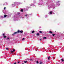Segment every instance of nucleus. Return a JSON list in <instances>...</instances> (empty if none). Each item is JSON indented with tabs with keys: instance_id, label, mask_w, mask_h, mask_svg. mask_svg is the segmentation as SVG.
I'll use <instances>...</instances> for the list:
<instances>
[{
	"instance_id": "nucleus-1",
	"label": "nucleus",
	"mask_w": 64,
	"mask_h": 64,
	"mask_svg": "<svg viewBox=\"0 0 64 64\" xmlns=\"http://www.w3.org/2000/svg\"><path fill=\"white\" fill-rule=\"evenodd\" d=\"M23 33V30H21L20 31L19 30H18V31L16 32H14V34H12V35H15V34H17V33Z\"/></svg>"
},
{
	"instance_id": "nucleus-2",
	"label": "nucleus",
	"mask_w": 64,
	"mask_h": 64,
	"mask_svg": "<svg viewBox=\"0 0 64 64\" xmlns=\"http://www.w3.org/2000/svg\"><path fill=\"white\" fill-rule=\"evenodd\" d=\"M7 15H6V14H4V18H6V17H7Z\"/></svg>"
},
{
	"instance_id": "nucleus-3",
	"label": "nucleus",
	"mask_w": 64,
	"mask_h": 64,
	"mask_svg": "<svg viewBox=\"0 0 64 64\" xmlns=\"http://www.w3.org/2000/svg\"><path fill=\"white\" fill-rule=\"evenodd\" d=\"M49 33H50V34H52V33H53V32H52V31H50L49 32Z\"/></svg>"
},
{
	"instance_id": "nucleus-4",
	"label": "nucleus",
	"mask_w": 64,
	"mask_h": 64,
	"mask_svg": "<svg viewBox=\"0 0 64 64\" xmlns=\"http://www.w3.org/2000/svg\"><path fill=\"white\" fill-rule=\"evenodd\" d=\"M52 12H50V15H52Z\"/></svg>"
},
{
	"instance_id": "nucleus-5",
	"label": "nucleus",
	"mask_w": 64,
	"mask_h": 64,
	"mask_svg": "<svg viewBox=\"0 0 64 64\" xmlns=\"http://www.w3.org/2000/svg\"><path fill=\"white\" fill-rule=\"evenodd\" d=\"M24 62L25 63H26L27 62V61H24Z\"/></svg>"
},
{
	"instance_id": "nucleus-6",
	"label": "nucleus",
	"mask_w": 64,
	"mask_h": 64,
	"mask_svg": "<svg viewBox=\"0 0 64 64\" xmlns=\"http://www.w3.org/2000/svg\"><path fill=\"white\" fill-rule=\"evenodd\" d=\"M4 38H6V36H4Z\"/></svg>"
},
{
	"instance_id": "nucleus-7",
	"label": "nucleus",
	"mask_w": 64,
	"mask_h": 64,
	"mask_svg": "<svg viewBox=\"0 0 64 64\" xmlns=\"http://www.w3.org/2000/svg\"><path fill=\"white\" fill-rule=\"evenodd\" d=\"M20 11H21V12H23V10L21 9L20 10Z\"/></svg>"
},
{
	"instance_id": "nucleus-8",
	"label": "nucleus",
	"mask_w": 64,
	"mask_h": 64,
	"mask_svg": "<svg viewBox=\"0 0 64 64\" xmlns=\"http://www.w3.org/2000/svg\"><path fill=\"white\" fill-rule=\"evenodd\" d=\"M35 33V32L33 30V31H32V33Z\"/></svg>"
},
{
	"instance_id": "nucleus-9",
	"label": "nucleus",
	"mask_w": 64,
	"mask_h": 64,
	"mask_svg": "<svg viewBox=\"0 0 64 64\" xmlns=\"http://www.w3.org/2000/svg\"><path fill=\"white\" fill-rule=\"evenodd\" d=\"M52 35L53 36H55V34H52Z\"/></svg>"
},
{
	"instance_id": "nucleus-10",
	"label": "nucleus",
	"mask_w": 64,
	"mask_h": 64,
	"mask_svg": "<svg viewBox=\"0 0 64 64\" xmlns=\"http://www.w3.org/2000/svg\"><path fill=\"white\" fill-rule=\"evenodd\" d=\"M36 35L37 36H39V35H40V34H39V33H37V34H36Z\"/></svg>"
},
{
	"instance_id": "nucleus-11",
	"label": "nucleus",
	"mask_w": 64,
	"mask_h": 64,
	"mask_svg": "<svg viewBox=\"0 0 64 64\" xmlns=\"http://www.w3.org/2000/svg\"><path fill=\"white\" fill-rule=\"evenodd\" d=\"M50 56H49V57L48 58V60H49V59H50Z\"/></svg>"
},
{
	"instance_id": "nucleus-12",
	"label": "nucleus",
	"mask_w": 64,
	"mask_h": 64,
	"mask_svg": "<svg viewBox=\"0 0 64 64\" xmlns=\"http://www.w3.org/2000/svg\"><path fill=\"white\" fill-rule=\"evenodd\" d=\"M43 39H47V38H46V37L45 36L43 38Z\"/></svg>"
},
{
	"instance_id": "nucleus-13",
	"label": "nucleus",
	"mask_w": 64,
	"mask_h": 64,
	"mask_svg": "<svg viewBox=\"0 0 64 64\" xmlns=\"http://www.w3.org/2000/svg\"><path fill=\"white\" fill-rule=\"evenodd\" d=\"M39 32L40 33H42V32L41 31H40Z\"/></svg>"
},
{
	"instance_id": "nucleus-14",
	"label": "nucleus",
	"mask_w": 64,
	"mask_h": 64,
	"mask_svg": "<svg viewBox=\"0 0 64 64\" xmlns=\"http://www.w3.org/2000/svg\"><path fill=\"white\" fill-rule=\"evenodd\" d=\"M61 61H62V62H63V61H64V59H61Z\"/></svg>"
},
{
	"instance_id": "nucleus-15",
	"label": "nucleus",
	"mask_w": 64,
	"mask_h": 64,
	"mask_svg": "<svg viewBox=\"0 0 64 64\" xmlns=\"http://www.w3.org/2000/svg\"><path fill=\"white\" fill-rule=\"evenodd\" d=\"M36 62L38 64H39V62H38V60L36 61Z\"/></svg>"
},
{
	"instance_id": "nucleus-16",
	"label": "nucleus",
	"mask_w": 64,
	"mask_h": 64,
	"mask_svg": "<svg viewBox=\"0 0 64 64\" xmlns=\"http://www.w3.org/2000/svg\"><path fill=\"white\" fill-rule=\"evenodd\" d=\"M39 63H40V64H42V62H39Z\"/></svg>"
},
{
	"instance_id": "nucleus-17",
	"label": "nucleus",
	"mask_w": 64,
	"mask_h": 64,
	"mask_svg": "<svg viewBox=\"0 0 64 64\" xmlns=\"http://www.w3.org/2000/svg\"><path fill=\"white\" fill-rule=\"evenodd\" d=\"M13 52H15V50H13Z\"/></svg>"
},
{
	"instance_id": "nucleus-18",
	"label": "nucleus",
	"mask_w": 64,
	"mask_h": 64,
	"mask_svg": "<svg viewBox=\"0 0 64 64\" xmlns=\"http://www.w3.org/2000/svg\"><path fill=\"white\" fill-rule=\"evenodd\" d=\"M11 52H12V53H13V52H13V51L11 50Z\"/></svg>"
},
{
	"instance_id": "nucleus-19",
	"label": "nucleus",
	"mask_w": 64,
	"mask_h": 64,
	"mask_svg": "<svg viewBox=\"0 0 64 64\" xmlns=\"http://www.w3.org/2000/svg\"><path fill=\"white\" fill-rule=\"evenodd\" d=\"M5 34H2V36H4V35H5Z\"/></svg>"
},
{
	"instance_id": "nucleus-20",
	"label": "nucleus",
	"mask_w": 64,
	"mask_h": 64,
	"mask_svg": "<svg viewBox=\"0 0 64 64\" xmlns=\"http://www.w3.org/2000/svg\"><path fill=\"white\" fill-rule=\"evenodd\" d=\"M6 50H8V49H9L8 48H6Z\"/></svg>"
},
{
	"instance_id": "nucleus-21",
	"label": "nucleus",
	"mask_w": 64,
	"mask_h": 64,
	"mask_svg": "<svg viewBox=\"0 0 64 64\" xmlns=\"http://www.w3.org/2000/svg\"><path fill=\"white\" fill-rule=\"evenodd\" d=\"M6 7H4V10H5V9H6Z\"/></svg>"
},
{
	"instance_id": "nucleus-22",
	"label": "nucleus",
	"mask_w": 64,
	"mask_h": 64,
	"mask_svg": "<svg viewBox=\"0 0 64 64\" xmlns=\"http://www.w3.org/2000/svg\"><path fill=\"white\" fill-rule=\"evenodd\" d=\"M7 39H10V38H7Z\"/></svg>"
},
{
	"instance_id": "nucleus-23",
	"label": "nucleus",
	"mask_w": 64,
	"mask_h": 64,
	"mask_svg": "<svg viewBox=\"0 0 64 64\" xmlns=\"http://www.w3.org/2000/svg\"><path fill=\"white\" fill-rule=\"evenodd\" d=\"M27 14H26V15H25V16H26V17H27Z\"/></svg>"
},
{
	"instance_id": "nucleus-24",
	"label": "nucleus",
	"mask_w": 64,
	"mask_h": 64,
	"mask_svg": "<svg viewBox=\"0 0 64 64\" xmlns=\"http://www.w3.org/2000/svg\"><path fill=\"white\" fill-rule=\"evenodd\" d=\"M40 41H41L42 40V39H40Z\"/></svg>"
},
{
	"instance_id": "nucleus-25",
	"label": "nucleus",
	"mask_w": 64,
	"mask_h": 64,
	"mask_svg": "<svg viewBox=\"0 0 64 64\" xmlns=\"http://www.w3.org/2000/svg\"><path fill=\"white\" fill-rule=\"evenodd\" d=\"M23 39L24 40L25 39V38H23Z\"/></svg>"
},
{
	"instance_id": "nucleus-26",
	"label": "nucleus",
	"mask_w": 64,
	"mask_h": 64,
	"mask_svg": "<svg viewBox=\"0 0 64 64\" xmlns=\"http://www.w3.org/2000/svg\"><path fill=\"white\" fill-rule=\"evenodd\" d=\"M16 64V62L14 64Z\"/></svg>"
},
{
	"instance_id": "nucleus-27",
	"label": "nucleus",
	"mask_w": 64,
	"mask_h": 64,
	"mask_svg": "<svg viewBox=\"0 0 64 64\" xmlns=\"http://www.w3.org/2000/svg\"><path fill=\"white\" fill-rule=\"evenodd\" d=\"M18 63H19V62H18Z\"/></svg>"
},
{
	"instance_id": "nucleus-28",
	"label": "nucleus",
	"mask_w": 64,
	"mask_h": 64,
	"mask_svg": "<svg viewBox=\"0 0 64 64\" xmlns=\"http://www.w3.org/2000/svg\"><path fill=\"white\" fill-rule=\"evenodd\" d=\"M22 41H23V40H24L22 39Z\"/></svg>"
},
{
	"instance_id": "nucleus-29",
	"label": "nucleus",
	"mask_w": 64,
	"mask_h": 64,
	"mask_svg": "<svg viewBox=\"0 0 64 64\" xmlns=\"http://www.w3.org/2000/svg\"><path fill=\"white\" fill-rule=\"evenodd\" d=\"M22 64H24V63H22Z\"/></svg>"
}]
</instances>
